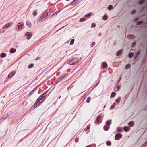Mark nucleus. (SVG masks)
<instances>
[{
    "mask_svg": "<svg viewBox=\"0 0 147 147\" xmlns=\"http://www.w3.org/2000/svg\"><path fill=\"white\" fill-rule=\"evenodd\" d=\"M45 93L41 95L40 97L37 99L36 101L40 104L41 103L42 101L45 99Z\"/></svg>",
    "mask_w": 147,
    "mask_h": 147,
    "instance_id": "f257e3e1",
    "label": "nucleus"
},
{
    "mask_svg": "<svg viewBox=\"0 0 147 147\" xmlns=\"http://www.w3.org/2000/svg\"><path fill=\"white\" fill-rule=\"evenodd\" d=\"M78 62V60L77 59H74L70 61L69 63L70 65H74Z\"/></svg>",
    "mask_w": 147,
    "mask_h": 147,
    "instance_id": "f03ea898",
    "label": "nucleus"
},
{
    "mask_svg": "<svg viewBox=\"0 0 147 147\" xmlns=\"http://www.w3.org/2000/svg\"><path fill=\"white\" fill-rule=\"evenodd\" d=\"M47 16V13H43L41 15L40 18L39 20V22L42 21L43 20H45L47 18L46 17Z\"/></svg>",
    "mask_w": 147,
    "mask_h": 147,
    "instance_id": "7ed1b4c3",
    "label": "nucleus"
},
{
    "mask_svg": "<svg viewBox=\"0 0 147 147\" xmlns=\"http://www.w3.org/2000/svg\"><path fill=\"white\" fill-rule=\"evenodd\" d=\"M122 136V134L120 133L117 134L115 136V140H119L120 138H121Z\"/></svg>",
    "mask_w": 147,
    "mask_h": 147,
    "instance_id": "20e7f679",
    "label": "nucleus"
},
{
    "mask_svg": "<svg viewBox=\"0 0 147 147\" xmlns=\"http://www.w3.org/2000/svg\"><path fill=\"white\" fill-rule=\"evenodd\" d=\"M24 25V23L22 22L19 23L17 24V26L18 28V30L19 31L22 30L21 27Z\"/></svg>",
    "mask_w": 147,
    "mask_h": 147,
    "instance_id": "39448f33",
    "label": "nucleus"
},
{
    "mask_svg": "<svg viewBox=\"0 0 147 147\" xmlns=\"http://www.w3.org/2000/svg\"><path fill=\"white\" fill-rule=\"evenodd\" d=\"M26 36H27V39H29L32 36V33L31 32H27L25 34Z\"/></svg>",
    "mask_w": 147,
    "mask_h": 147,
    "instance_id": "423d86ee",
    "label": "nucleus"
},
{
    "mask_svg": "<svg viewBox=\"0 0 147 147\" xmlns=\"http://www.w3.org/2000/svg\"><path fill=\"white\" fill-rule=\"evenodd\" d=\"M13 23L9 22L7 24L5 25V26H3V28L4 29H7V28H9L10 27L12 24Z\"/></svg>",
    "mask_w": 147,
    "mask_h": 147,
    "instance_id": "0eeeda50",
    "label": "nucleus"
},
{
    "mask_svg": "<svg viewBox=\"0 0 147 147\" xmlns=\"http://www.w3.org/2000/svg\"><path fill=\"white\" fill-rule=\"evenodd\" d=\"M101 119V116L100 115H99L97 117L96 119L95 120V123H98L99 121H100V119Z\"/></svg>",
    "mask_w": 147,
    "mask_h": 147,
    "instance_id": "6e6552de",
    "label": "nucleus"
},
{
    "mask_svg": "<svg viewBox=\"0 0 147 147\" xmlns=\"http://www.w3.org/2000/svg\"><path fill=\"white\" fill-rule=\"evenodd\" d=\"M15 74V72L13 71L12 73H10L8 76V77L9 78H11Z\"/></svg>",
    "mask_w": 147,
    "mask_h": 147,
    "instance_id": "1a4fd4ad",
    "label": "nucleus"
},
{
    "mask_svg": "<svg viewBox=\"0 0 147 147\" xmlns=\"http://www.w3.org/2000/svg\"><path fill=\"white\" fill-rule=\"evenodd\" d=\"M123 129L126 132H127L129 131L130 128L129 127L125 126L124 127Z\"/></svg>",
    "mask_w": 147,
    "mask_h": 147,
    "instance_id": "9d476101",
    "label": "nucleus"
},
{
    "mask_svg": "<svg viewBox=\"0 0 147 147\" xmlns=\"http://www.w3.org/2000/svg\"><path fill=\"white\" fill-rule=\"evenodd\" d=\"M16 49H14L13 48H11L10 50V52L11 53H13L16 52Z\"/></svg>",
    "mask_w": 147,
    "mask_h": 147,
    "instance_id": "9b49d317",
    "label": "nucleus"
},
{
    "mask_svg": "<svg viewBox=\"0 0 147 147\" xmlns=\"http://www.w3.org/2000/svg\"><path fill=\"white\" fill-rule=\"evenodd\" d=\"M109 126L107 125H105L104 126V129L105 131H107L109 129Z\"/></svg>",
    "mask_w": 147,
    "mask_h": 147,
    "instance_id": "f8f14e48",
    "label": "nucleus"
},
{
    "mask_svg": "<svg viewBox=\"0 0 147 147\" xmlns=\"http://www.w3.org/2000/svg\"><path fill=\"white\" fill-rule=\"evenodd\" d=\"M128 125H129L130 127H132L134 125V123L133 121H131L129 123Z\"/></svg>",
    "mask_w": 147,
    "mask_h": 147,
    "instance_id": "ddd939ff",
    "label": "nucleus"
},
{
    "mask_svg": "<svg viewBox=\"0 0 147 147\" xmlns=\"http://www.w3.org/2000/svg\"><path fill=\"white\" fill-rule=\"evenodd\" d=\"M111 120H108L106 122V124L107 125L109 126V125L111 124Z\"/></svg>",
    "mask_w": 147,
    "mask_h": 147,
    "instance_id": "4468645a",
    "label": "nucleus"
},
{
    "mask_svg": "<svg viewBox=\"0 0 147 147\" xmlns=\"http://www.w3.org/2000/svg\"><path fill=\"white\" fill-rule=\"evenodd\" d=\"M123 51L122 49L120 50L117 53L116 55L117 56H119L121 53L123 52Z\"/></svg>",
    "mask_w": 147,
    "mask_h": 147,
    "instance_id": "2eb2a0df",
    "label": "nucleus"
},
{
    "mask_svg": "<svg viewBox=\"0 0 147 147\" xmlns=\"http://www.w3.org/2000/svg\"><path fill=\"white\" fill-rule=\"evenodd\" d=\"M26 24L29 27H30L32 26L31 23L29 21H28L27 22Z\"/></svg>",
    "mask_w": 147,
    "mask_h": 147,
    "instance_id": "dca6fc26",
    "label": "nucleus"
},
{
    "mask_svg": "<svg viewBox=\"0 0 147 147\" xmlns=\"http://www.w3.org/2000/svg\"><path fill=\"white\" fill-rule=\"evenodd\" d=\"M116 93L115 92H113L111 94V95L110 96L111 98H112L114 97L116 95Z\"/></svg>",
    "mask_w": 147,
    "mask_h": 147,
    "instance_id": "f3484780",
    "label": "nucleus"
},
{
    "mask_svg": "<svg viewBox=\"0 0 147 147\" xmlns=\"http://www.w3.org/2000/svg\"><path fill=\"white\" fill-rule=\"evenodd\" d=\"M6 56V54L5 53H2L0 55V56L1 57V58H4Z\"/></svg>",
    "mask_w": 147,
    "mask_h": 147,
    "instance_id": "a211bd4d",
    "label": "nucleus"
},
{
    "mask_svg": "<svg viewBox=\"0 0 147 147\" xmlns=\"http://www.w3.org/2000/svg\"><path fill=\"white\" fill-rule=\"evenodd\" d=\"M108 18V17L107 16V15H105L104 16L103 19V20H106Z\"/></svg>",
    "mask_w": 147,
    "mask_h": 147,
    "instance_id": "6ab92c4d",
    "label": "nucleus"
},
{
    "mask_svg": "<svg viewBox=\"0 0 147 147\" xmlns=\"http://www.w3.org/2000/svg\"><path fill=\"white\" fill-rule=\"evenodd\" d=\"M39 103L38 102L36 101V103L34 104V107L36 108L38 105L39 104Z\"/></svg>",
    "mask_w": 147,
    "mask_h": 147,
    "instance_id": "aec40b11",
    "label": "nucleus"
},
{
    "mask_svg": "<svg viewBox=\"0 0 147 147\" xmlns=\"http://www.w3.org/2000/svg\"><path fill=\"white\" fill-rule=\"evenodd\" d=\"M134 53H131L129 55V57L130 58H132L134 56Z\"/></svg>",
    "mask_w": 147,
    "mask_h": 147,
    "instance_id": "412c9836",
    "label": "nucleus"
},
{
    "mask_svg": "<svg viewBox=\"0 0 147 147\" xmlns=\"http://www.w3.org/2000/svg\"><path fill=\"white\" fill-rule=\"evenodd\" d=\"M130 67V65L129 64H128L126 65L125 68L126 69H128Z\"/></svg>",
    "mask_w": 147,
    "mask_h": 147,
    "instance_id": "4be33fe9",
    "label": "nucleus"
},
{
    "mask_svg": "<svg viewBox=\"0 0 147 147\" xmlns=\"http://www.w3.org/2000/svg\"><path fill=\"white\" fill-rule=\"evenodd\" d=\"M106 144L107 145L110 146L111 145V143L110 141H107L106 142Z\"/></svg>",
    "mask_w": 147,
    "mask_h": 147,
    "instance_id": "5701e85b",
    "label": "nucleus"
},
{
    "mask_svg": "<svg viewBox=\"0 0 147 147\" xmlns=\"http://www.w3.org/2000/svg\"><path fill=\"white\" fill-rule=\"evenodd\" d=\"M78 0H74L72 3L71 5H73L75 3L77 2L78 1Z\"/></svg>",
    "mask_w": 147,
    "mask_h": 147,
    "instance_id": "b1692460",
    "label": "nucleus"
},
{
    "mask_svg": "<svg viewBox=\"0 0 147 147\" xmlns=\"http://www.w3.org/2000/svg\"><path fill=\"white\" fill-rule=\"evenodd\" d=\"M34 66V65L33 64H30L28 66V68H32Z\"/></svg>",
    "mask_w": 147,
    "mask_h": 147,
    "instance_id": "393cba45",
    "label": "nucleus"
},
{
    "mask_svg": "<svg viewBox=\"0 0 147 147\" xmlns=\"http://www.w3.org/2000/svg\"><path fill=\"white\" fill-rule=\"evenodd\" d=\"M34 91L33 90L31 91L28 95V96L29 97H30L32 94L33 93Z\"/></svg>",
    "mask_w": 147,
    "mask_h": 147,
    "instance_id": "a878e982",
    "label": "nucleus"
},
{
    "mask_svg": "<svg viewBox=\"0 0 147 147\" xmlns=\"http://www.w3.org/2000/svg\"><path fill=\"white\" fill-rule=\"evenodd\" d=\"M86 20V19H84L83 18H81L80 19V22H83V21Z\"/></svg>",
    "mask_w": 147,
    "mask_h": 147,
    "instance_id": "bb28decb",
    "label": "nucleus"
},
{
    "mask_svg": "<svg viewBox=\"0 0 147 147\" xmlns=\"http://www.w3.org/2000/svg\"><path fill=\"white\" fill-rule=\"evenodd\" d=\"M67 74H64L62 75L61 77V79H63L65 77H66L67 76Z\"/></svg>",
    "mask_w": 147,
    "mask_h": 147,
    "instance_id": "cd10ccee",
    "label": "nucleus"
},
{
    "mask_svg": "<svg viewBox=\"0 0 147 147\" xmlns=\"http://www.w3.org/2000/svg\"><path fill=\"white\" fill-rule=\"evenodd\" d=\"M113 7L112 5H109L108 7V9L110 10H111L113 8Z\"/></svg>",
    "mask_w": 147,
    "mask_h": 147,
    "instance_id": "c85d7f7f",
    "label": "nucleus"
},
{
    "mask_svg": "<svg viewBox=\"0 0 147 147\" xmlns=\"http://www.w3.org/2000/svg\"><path fill=\"white\" fill-rule=\"evenodd\" d=\"M74 42V39H72L70 42V44L71 45L73 44Z\"/></svg>",
    "mask_w": 147,
    "mask_h": 147,
    "instance_id": "c756f323",
    "label": "nucleus"
},
{
    "mask_svg": "<svg viewBox=\"0 0 147 147\" xmlns=\"http://www.w3.org/2000/svg\"><path fill=\"white\" fill-rule=\"evenodd\" d=\"M107 66V63H103L102 66L104 68H105Z\"/></svg>",
    "mask_w": 147,
    "mask_h": 147,
    "instance_id": "7c9ffc66",
    "label": "nucleus"
},
{
    "mask_svg": "<svg viewBox=\"0 0 147 147\" xmlns=\"http://www.w3.org/2000/svg\"><path fill=\"white\" fill-rule=\"evenodd\" d=\"M144 2V0H141L139 2V4L140 5L142 4Z\"/></svg>",
    "mask_w": 147,
    "mask_h": 147,
    "instance_id": "2f4dec72",
    "label": "nucleus"
},
{
    "mask_svg": "<svg viewBox=\"0 0 147 147\" xmlns=\"http://www.w3.org/2000/svg\"><path fill=\"white\" fill-rule=\"evenodd\" d=\"M121 100V98H118L116 100V102L117 103H118Z\"/></svg>",
    "mask_w": 147,
    "mask_h": 147,
    "instance_id": "473e14b6",
    "label": "nucleus"
},
{
    "mask_svg": "<svg viewBox=\"0 0 147 147\" xmlns=\"http://www.w3.org/2000/svg\"><path fill=\"white\" fill-rule=\"evenodd\" d=\"M90 99H90V97H88L87 98V100H86V102L87 103H89L90 102Z\"/></svg>",
    "mask_w": 147,
    "mask_h": 147,
    "instance_id": "72a5a7b5",
    "label": "nucleus"
},
{
    "mask_svg": "<svg viewBox=\"0 0 147 147\" xmlns=\"http://www.w3.org/2000/svg\"><path fill=\"white\" fill-rule=\"evenodd\" d=\"M143 23V22L142 21H140L138 22L137 23V24L138 25H140L142 24Z\"/></svg>",
    "mask_w": 147,
    "mask_h": 147,
    "instance_id": "f704fd0d",
    "label": "nucleus"
},
{
    "mask_svg": "<svg viewBox=\"0 0 147 147\" xmlns=\"http://www.w3.org/2000/svg\"><path fill=\"white\" fill-rule=\"evenodd\" d=\"M136 10H134L132 11V12H131V14H134L136 12Z\"/></svg>",
    "mask_w": 147,
    "mask_h": 147,
    "instance_id": "c9c22d12",
    "label": "nucleus"
},
{
    "mask_svg": "<svg viewBox=\"0 0 147 147\" xmlns=\"http://www.w3.org/2000/svg\"><path fill=\"white\" fill-rule=\"evenodd\" d=\"M96 25L94 23H92L91 25V27L92 28H94L95 27Z\"/></svg>",
    "mask_w": 147,
    "mask_h": 147,
    "instance_id": "e433bc0d",
    "label": "nucleus"
},
{
    "mask_svg": "<svg viewBox=\"0 0 147 147\" xmlns=\"http://www.w3.org/2000/svg\"><path fill=\"white\" fill-rule=\"evenodd\" d=\"M95 42H94L92 44H91L90 45V46H91V47H93V46L95 45Z\"/></svg>",
    "mask_w": 147,
    "mask_h": 147,
    "instance_id": "4c0bfd02",
    "label": "nucleus"
},
{
    "mask_svg": "<svg viewBox=\"0 0 147 147\" xmlns=\"http://www.w3.org/2000/svg\"><path fill=\"white\" fill-rule=\"evenodd\" d=\"M37 14V13L36 11H34L33 13V15L35 16Z\"/></svg>",
    "mask_w": 147,
    "mask_h": 147,
    "instance_id": "58836bf2",
    "label": "nucleus"
},
{
    "mask_svg": "<svg viewBox=\"0 0 147 147\" xmlns=\"http://www.w3.org/2000/svg\"><path fill=\"white\" fill-rule=\"evenodd\" d=\"M118 131L119 132H122V129H120L119 128H118L117 129Z\"/></svg>",
    "mask_w": 147,
    "mask_h": 147,
    "instance_id": "ea45409f",
    "label": "nucleus"
},
{
    "mask_svg": "<svg viewBox=\"0 0 147 147\" xmlns=\"http://www.w3.org/2000/svg\"><path fill=\"white\" fill-rule=\"evenodd\" d=\"M89 129H90V127H87V128H85L84 129V130L85 131H86L87 130H88Z\"/></svg>",
    "mask_w": 147,
    "mask_h": 147,
    "instance_id": "a19ab883",
    "label": "nucleus"
},
{
    "mask_svg": "<svg viewBox=\"0 0 147 147\" xmlns=\"http://www.w3.org/2000/svg\"><path fill=\"white\" fill-rule=\"evenodd\" d=\"M90 16V14H86L85 15V16L86 18L88 16Z\"/></svg>",
    "mask_w": 147,
    "mask_h": 147,
    "instance_id": "79ce46f5",
    "label": "nucleus"
},
{
    "mask_svg": "<svg viewBox=\"0 0 147 147\" xmlns=\"http://www.w3.org/2000/svg\"><path fill=\"white\" fill-rule=\"evenodd\" d=\"M78 138H76L75 140V141L76 142H78Z\"/></svg>",
    "mask_w": 147,
    "mask_h": 147,
    "instance_id": "37998d69",
    "label": "nucleus"
},
{
    "mask_svg": "<svg viewBox=\"0 0 147 147\" xmlns=\"http://www.w3.org/2000/svg\"><path fill=\"white\" fill-rule=\"evenodd\" d=\"M114 107H115V106H114L113 105H112L111 106V109H112V108H114Z\"/></svg>",
    "mask_w": 147,
    "mask_h": 147,
    "instance_id": "c03bdc74",
    "label": "nucleus"
},
{
    "mask_svg": "<svg viewBox=\"0 0 147 147\" xmlns=\"http://www.w3.org/2000/svg\"><path fill=\"white\" fill-rule=\"evenodd\" d=\"M140 54V53L139 52H138L137 53V54L138 55Z\"/></svg>",
    "mask_w": 147,
    "mask_h": 147,
    "instance_id": "a18cd8bd",
    "label": "nucleus"
},
{
    "mask_svg": "<svg viewBox=\"0 0 147 147\" xmlns=\"http://www.w3.org/2000/svg\"><path fill=\"white\" fill-rule=\"evenodd\" d=\"M86 147H91V146L90 145L88 146H86Z\"/></svg>",
    "mask_w": 147,
    "mask_h": 147,
    "instance_id": "49530a36",
    "label": "nucleus"
},
{
    "mask_svg": "<svg viewBox=\"0 0 147 147\" xmlns=\"http://www.w3.org/2000/svg\"><path fill=\"white\" fill-rule=\"evenodd\" d=\"M120 88L119 87V86H117V88L118 89H119V88Z\"/></svg>",
    "mask_w": 147,
    "mask_h": 147,
    "instance_id": "de8ad7c7",
    "label": "nucleus"
},
{
    "mask_svg": "<svg viewBox=\"0 0 147 147\" xmlns=\"http://www.w3.org/2000/svg\"><path fill=\"white\" fill-rule=\"evenodd\" d=\"M99 36H100L101 35V34H100V33H99Z\"/></svg>",
    "mask_w": 147,
    "mask_h": 147,
    "instance_id": "09e8293b",
    "label": "nucleus"
},
{
    "mask_svg": "<svg viewBox=\"0 0 147 147\" xmlns=\"http://www.w3.org/2000/svg\"><path fill=\"white\" fill-rule=\"evenodd\" d=\"M134 44H135V43L134 42L133 43V45Z\"/></svg>",
    "mask_w": 147,
    "mask_h": 147,
    "instance_id": "8fccbe9b",
    "label": "nucleus"
},
{
    "mask_svg": "<svg viewBox=\"0 0 147 147\" xmlns=\"http://www.w3.org/2000/svg\"><path fill=\"white\" fill-rule=\"evenodd\" d=\"M129 36H130V35H129V36H128V38L129 37Z\"/></svg>",
    "mask_w": 147,
    "mask_h": 147,
    "instance_id": "3c124183",
    "label": "nucleus"
}]
</instances>
